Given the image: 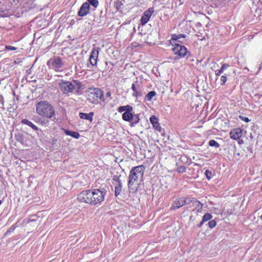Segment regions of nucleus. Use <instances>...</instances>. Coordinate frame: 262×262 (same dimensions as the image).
Wrapping results in <instances>:
<instances>
[{
    "mask_svg": "<svg viewBox=\"0 0 262 262\" xmlns=\"http://www.w3.org/2000/svg\"><path fill=\"white\" fill-rule=\"evenodd\" d=\"M180 39V36L179 35L173 34L172 35V37L170 40V43L172 46H176V44H179V42L182 43L179 39Z\"/></svg>",
    "mask_w": 262,
    "mask_h": 262,
    "instance_id": "16",
    "label": "nucleus"
},
{
    "mask_svg": "<svg viewBox=\"0 0 262 262\" xmlns=\"http://www.w3.org/2000/svg\"><path fill=\"white\" fill-rule=\"evenodd\" d=\"M239 118L243 121H244L245 122H249L250 120L248 117H245L243 116H239Z\"/></svg>",
    "mask_w": 262,
    "mask_h": 262,
    "instance_id": "34",
    "label": "nucleus"
},
{
    "mask_svg": "<svg viewBox=\"0 0 262 262\" xmlns=\"http://www.w3.org/2000/svg\"><path fill=\"white\" fill-rule=\"evenodd\" d=\"M190 203H193V205H195L196 207L200 208V209H202L203 207L202 204H201L199 201L194 198L189 199L187 198L182 197L176 199V200L173 202L170 209L174 210L178 209L184 205L189 204Z\"/></svg>",
    "mask_w": 262,
    "mask_h": 262,
    "instance_id": "5",
    "label": "nucleus"
},
{
    "mask_svg": "<svg viewBox=\"0 0 262 262\" xmlns=\"http://www.w3.org/2000/svg\"><path fill=\"white\" fill-rule=\"evenodd\" d=\"M99 48L95 47L92 50L91 56L90 57V62L92 66H96L97 62V59L99 55Z\"/></svg>",
    "mask_w": 262,
    "mask_h": 262,
    "instance_id": "10",
    "label": "nucleus"
},
{
    "mask_svg": "<svg viewBox=\"0 0 262 262\" xmlns=\"http://www.w3.org/2000/svg\"><path fill=\"white\" fill-rule=\"evenodd\" d=\"M88 3H89V5H91L95 8H97L99 5V2L97 0H88Z\"/></svg>",
    "mask_w": 262,
    "mask_h": 262,
    "instance_id": "25",
    "label": "nucleus"
},
{
    "mask_svg": "<svg viewBox=\"0 0 262 262\" xmlns=\"http://www.w3.org/2000/svg\"><path fill=\"white\" fill-rule=\"evenodd\" d=\"M145 167L143 165L134 167L131 169L128 181V187L130 191L133 192L138 190V184H136L139 179H141L144 173Z\"/></svg>",
    "mask_w": 262,
    "mask_h": 262,
    "instance_id": "2",
    "label": "nucleus"
},
{
    "mask_svg": "<svg viewBox=\"0 0 262 262\" xmlns=\"http://www.w3.org/2000/svg\"><path fill=\"white\" fill-rule=\"evenodd\" d=\"M2 201L0 200V205L2 204Z\"/></svg>",
    "mask_w": 262,
    "mask_h": 262,
    "instance_id": "41",
    "label": "nucleus"
},
{
    "mask_svg": "<svg viewBox=\"0 0 262 262\" xmlns=\"http://www.w3.org/2000/svg\"><path fill=\"white\" fill-rule=\"evenodd\" d=\"M117 181L118 182V185L115 187V195L116 196L120 194L122 190V184L119 178H117Z\"/></svg>",
    "mask_w": 262,
    "mask_h": 262,
    "instance_id": "20",
    "label": "nucleus"
},
{
    "mask_svg": "<svg viewBox=\"0 0 262 262\" xmlns=\"http://www.w3.org/2000/svg\"><path fill=\"white\" fill-rule=\"evenodd\" d=\"M133 114L132 112H124L122 114V119L123 120L125 121L128 122H131L132 121V118Z\"/></svg>",
    "mask_w": 262,
    "mask_h": 262,
    "instance_id": "18",
    "label": "nucleus"
},
{
    "mask_svg": "<svg viewBox=\"0 0 262 262\" xmlns=\"http://www.w3.org/2000/svg\"><path fill=\"white\" fill-rule=\"evenodd\" d=\"M88 100L92 103H96L98 100L104 101L103 92L99 89H91L88 96Z\"/></svg>",
    "mask_w": 262,
    "mask_h": 262,
    "instance_id": "6",
    "label": "nucleus"
},
{
    "mask_svg": "<svg viewBox=\"0 0 262 262\" xmlns=\"http://www.w3.org/2000/svg\"><path fill=\"white\" fill-rule=\"evenodd\" d=\"M0 103L3 106H4V98L2 95H0Z\"/></svg>",
    "mask_w": 262,
    "mask_h": 262,
    "instance_id": "37",
    "label": "nucleus"
},
{
    "mask_svg": "<svg viewBox=\"0 0 262 262\" xmlns=\"http://www.w3.org/2000/svg\"><path fill=\"white\" fill-rule=\"evenodd\" d=\"M36 112L39 115L48 119L53 118L55 112L53 105L47 101H40L36 104Z\"/></svg>",
    "mask_w": 262,
    "mask_h": 262,
    "instance_id": "3",
    "label": "nucleus"
},
{
    "mask_svg": "<svg viewBox=\"0 0 262 262\" xmlns=\"http://www.w3.org/2000/svg\"><path fill=\"white\" fill-rule=\"evenodd\" d=\"M71 136L75 139H79L80 137V134L77 132L72 131Z\"/></svg>",
    "mask_w": 262,
    "mask_h": 262,
    "instance_id": "29",
    "label": "nucleus"
},
{
    "mask_svg": "<svg viewBox=\"0 0 262 262\" xmlns=\"http://www.w3.org/2000/svg\"><path fill=\"white\" fill-rule=\"evenodd\" d=\"M118 111L119 113H122L123 112H125V107L124 106H121L118 107Z\"/></svg>",
    "mask_w": 262,
    "mask_h": 262,
    "instance_id": "35",
    "label": "nucleus"
},
{
    "mask_svg": "<svg viewBox=\"0 0 262 262\" xmlns=\"http://www.w3.org/2000/svg\"><path fill=\"white\" fill-rule=\"evenodd\" d=\"M229 67V65L227 63H223L221 67V69L220 70H216L215 71V74L216 76L219 77L220 76L224 71L227 69Z\"/></svg>",
    "mask_w": 262,
    "mask_h": 262,
    "instance_id": "15",
    "label": "nucleus"
},
{
    "mask_svg": "<svg viewBox=\"0 0 262 262\" xmlns=\"http://www.w3.org/2000/svg\"><path fill=\"white\" fill-rule=\"evenodd\" d=\"M155 10L154 7L149 8L145 10L140 19V24L143 26L149 20L150 18L154 13Z\"/></svg>",
    "mask_w": 262,
    "mask_h": 262,
    "instance_id": "8",
    "label": "nucleus"
},
{
    "mask_svg": "<svg viewBox=\"0 0 262 262\" xmlns=\"http://www.w3.org/2000/svg\"><path fill=\"white\" fill-rule=\"evenodd\" d=\"M150 122L153 125L154 128L155 130L161 132L162 128H161L159 123L158 122V120L157 118L155 116H152L150 118Z\"/></svg>",
    "mask_w": 262,
    "mask_h": 262,
    "instance_id": "13",
    "label": "nucleus"
},
{
    "mask_svg": "<svg viewBox=\"0 0 262 262\" xmlns=\"http://www.w3.org/2000/svg\"><path fill=\"white\" fill-rule=\"evenodd\" d=\"M208 144L211 147H215L216 148L220 147V144L214 140H210L209 141Z\"/></svg>",
    "mask_w": 262,
    "mask_h": 262,
    "instance_id": "24",
    "label": "nucleus"
},
{
    "mask_svg": "<svg viewBox=\"0 0 262 262\" xmlns=\"http://www.w3.org/2000/svg\"><path fill=\"white\" fill-rule=\"evenodd\" d=\"M174 53L176 55H178L180 58L183 57L185 55H186L187 51V48L179 44H176V46H173V48H172Z\"/></svg>",
    "mask_w": 262,
    "mask_h": 262,
    "instance_id": "9",
    "label": "nucleus"
},
{
    "mask_svg": "<svg viewBox=\"0 0 262 262\" xmlns=\"http://www.w3.org/2000/svg\"><path fill=\"white\" fill-rule=\"evenodd\" d=\"M78 86V89L81 88V83L78 81L74 80L72 82L60 80L58 82L59 88L61 92L66 95H69L70 93H72L76 89V86Z\"/></svg>",
    "mask_w": 262,
    "mask_h": 262,
    "instance_id": "4",
    "label": "nucleus"
},
{
    "mask_svg": "<svg viewBox=\"0 0 262 262\" xmlns=\"http://www.w3.org/2000/svg\"><path fill=\"white\" fill-rule=\"evenodd\" d=\"M111 92H107V93H106V96L107 97H111Z\"/></svg>",
    "mask_w": 262,
    "mask_h": 262,
    "instance_id": "39",
    "label": "nucleus"
},
{
    "mask_svg": "<svg viewBox=\"0 0 262 262\" xmlns=\"http://www.w3.org/2000/svg\"><path fill=\"white\" fill-rule=\"evenodd\" d=\"M260 219L262 220V215L260 216Z\"/></svg>",
    "mask_w": 262,
    "mask_h": 262,
    "instance_id": "42",
    "label": "nucleus"
},
{
    "mask_svg": "<svg viewBox=\"0 0 262 262\" xmlns=\"http://www.w3.org/2000/svg\"><path fill=\"white\" fill-rule=\"evenodd\" d=\"M115 7L117 10H119L121 7V6L122 5L120 2H119L118 1H116L115 3Z\"/></svg>",
    "mask_w": 262,
    "mask_h": 262,
    "instance_id": "32",
    "label": "nucleus"
},
{
    "mask_svg": "<svg viewBox=\"0 0 262 262\" xmlns=\"http://www.w3.org/2000/svg\"><path fill=\"white\" fill-rule=\"evenodd\" d=\"M212 218V216L211 214L207 213L204 215L202 218L203 222H206Z\"/></svg>",
    "mask_w": 262,
    "mask_h": 262,
    "instance_id": "23",
    "label": "nucleus"
},
{
    "mask_svg": "<svg viewBox=\"0 0 262 262\" xmlns=\"http://www.w3.org/2000/svg\"><path fill=\"white\" fill-rule=\"evenodd\" d=\"M205 176L206 177V178L209 180L211 179L212 177V172L211 171H210L208 169H207L206 170L205 172Z\"/></svg>",
    "mask_w": 262,
    "mask_h": 262,
    "instance_id": "26",
    "label": "nucleus"
},
{
    "mask_svg": "<svg viewBox=\"0 0 262 262\" xmlns=\"http://www.w3.org/2000/svg\"><path fill=\"white\" fill-rule=\"evenodd\" d=\"M208 226L210 228H213L215 227V226H216V223L214 220H213L210 221L208 222Z\"/></svg>",
    "mask_w": 262,
    "mask_h": 262,
    "instance_id": "27",
    "label": "nucleus"
},
{
    "mask_svg": "<svg viewBox=\"0 0 262 262\" xmlns=\"http://www.w3.org/2000/svg\"><path fill=\"white\" fill-rule=\"evenodd\" d=\"M177 171L179 172H184L186 171V168L184 166H180L178 167Z\"/></svg>",
    "mask_w": 262,
    "mask_h": 262,
    "instance_id": "31",
    "label": "nucleus"
},
{
    "mask_svg": "<svg viewBox=\"0 0 262 262\" xmlns=\"http://www.w3.org/2000/svg\"><path fill=\"white\" fill-rule=\"evenodd\" d=\"M21 122L23 124H26V125L29 126L34 130H38V128L37 127V126L34 125L31 121H30L27 119H23L21 120Z\"/></svg>",
    "mask_w": 262,
    "mask_h": 262,
    "instance_id": "17",
    "label": "nucleus"
},
{
    "mask_svg": "<svg viewBox=\"0 0 262 262\" xmlns=\"http://www.w3.org/2000/svg\"><path fill=\"white\" fill-rule=\"evenodd\" d=\"M63 132H64V133L67 135H68V136H71V133L72 132V131H70V130H68L67 129H64V128H62Z\"/></svg>",
    "mask_w": 262,
    "mask_h": 262,
    "instance_id": "36",
    "label": "nucleus"
},
{
    "mask_svg": "<svg viewBox=\"0 0 262 262\" xmlns=\"http://www.w3.org/2000/svg\"><path fill=\"white\" fill-rule=\"evenodd\" d=\"M90 9V6H89V3L87 2L83 3L80 8L78 15L79 16L83 17L89 13Z\"/></svg>",
    "mask_w": 262,
    "mask_h": 262,
    "instance_id": "11",
    "label": "nucleus"
},
{
    "mask_svg": "<svg viewBox=\"0 0 262 262\" xmlns=\"http://www.w3.org/2000/svg\"><path fill=\"white\" fill-rule=\"evenodd\" d=\"M5 49L7 50H15L16 48L14 47L11 46H6Z\"/></svg>",
    "mask_w": 262,
    "mask_h": 262,
    "instance_id": "33",
    "label": "nucleus"
},
{
    "mask_svg": "<svg viewBox=\"0 0 262 262\" xmlns=\"http://www.w3.org/2000/svg\"><path fill=\"white\" fill-rule=\"evenodd\" d=\"M94 113L91 112L89 114L80 113L79 117L82 119H85L89 120L90 122H92L93 119Z\"/></svg>",
    "mask_w": 262,
    "mask_h": 262,
    "instance_id": "14",
    "label": "nucleus"
},
{
    "mask_svg": "<svg viewBox=\"0 0 262 262\" xmlns=\"http://www.w3.org/2000/svg\"><path fill=\"white\" fill-rule=\"evenodd\" d=\"M179 35L180 36V38L182 37H183V38L185 37V35H183V34H179Z\"/></svg>",
    "mask_w": 262,
    "mask_h": 262,
    "instance_id": "40",
    "label": "nucleus"
},
{
    "mask_svg": "<svg viewBox=\"0 0 262 262\" xmlns=\"http://www.w3.org/2000/svg\"><path fill=\"white\" fill-rule=\"evenodd\" d=\"M132 89L134 91V93L133 94V96L138 98L139 97H140L141 96V93L140 91H138L136 88V85L134 83L132 84Z\"/></svg>",
    "mask_w": 262,
    "mask_h": 262,
    "instance_id": "21",
    "label": "nucleus"
},
{
    "mask_svg": "<svg viewBox=\"0 0 262 262\" xmlns=\"http://www.w3.org/2000/svg\"><path fill=\"white\" fill-rule=\"evenodd\" d=\"M220 80H221V85H224L225 84V83L227 81V78H226V76H225V75H223L221 76V79H220Z\"/></svg>",
    "mask_w": 262,
    "mask_h": 262,
    "instance_id": "30",
    "label": "nucleus"
},
{
    "mask_svg": "<svg viewBox=\"0 0 262 262\" xmlns=\"http://www.w3.org/2000/svg\"><path fill=\"white\" fill-rule=\"evenodd\" d=\"M124 107H125V112L129 113V112H132L133 110V107L129 105H124Z\"/></svg>",
    "mask_w": 262,
    "mask_h": 262,
    "instance_id": "28",
    "label": "nucleus"
},
{
    "mask_svg": "<svg viewBox=\"0 0 262 262\" xmlns=\"http://www.w3.org/2000/svg\"><path fill=\"white\" fill-rule=\"evenodd\" d=\"M47 64L51 69L54 70L56 72H59L62 70L64 62L62 61L61 58L55 57L50 59Z\"/></svg>",
    "mask_w": 262,
    "mask_h": 262,
    "instance_id": "7",
    "label": "nucleus"
},
{
    "mask_svg": "<svg viewBox=\"0 0 262 262\" xmlns=\"http://www.w3.org/2000/svg\"><path fill=\"white\" fill-rule=\"evenodd\" d=\"M106 191L104 189H87L78 194L79 202L91 205H100L104 201Z\"/></svg>",
    "mask_w": 262,
    "mask_h": 262,
    "instance_id": "1",
    "label": "nucleus"
},
{
    "mask_svg": "<svg viewBox=\"0 0 262 262\" xmlns=\"http://www.w3.org/2000/svg\"><path fill=\"white\" fill-rule=\"evenodd\" d=\"M242 136V130L240 128L232 129L230 132V137L233 140H237Z\"/></svg>",
    "mask_w": 262,
    "mask_h": 262,
    "instance_id": "12",
    "label": "nucleus"
},
{
    "mask_svg": "<svg viewBox=\"0 0 262 262\" xmlns=\"http://www.w3.org/2000/svg\"><path fill=\"white\" fill-rule=\"evenodd\" d=\"M205 222H203V220L198 224V227L201 228Z\"/></svg>",
    "mask_w": 262,
    "mask_h": 262,
    "instance_id": "38",
    "label": "nucleus"
},
{
    "mask_svg": "<svg viewBox=\"0 0 262 262\" xmlns=\"http://www.w3.org/2000/svg\"><path fill=\"white\" fill-rule=\"evenodd\" d=\"M156 93L155 91H150L146 95L145 99L146 101H151L153 97L156 95Z\"/></svg>",
    "mask_w": 262,
    "mask_h": 262,
    "instance_id": "22",
    "label": "nucleus"
},
{
    "mask_svg": "<svg viewBox=\"0 0 262 262\" xmlns=\"http://www.w3.org/2000/svg\"><path fill=\"white\" fill-rule=\"evenodd\" d=\"M139 115L133 114L132 118V121L130 122L131 123V126H134L139 122Z\"/></svg>",
    "mask_w": 262,
    "mask_h": 262,
    "instance_id": "19",
    "label": "nucleus"
}]
</instances>
